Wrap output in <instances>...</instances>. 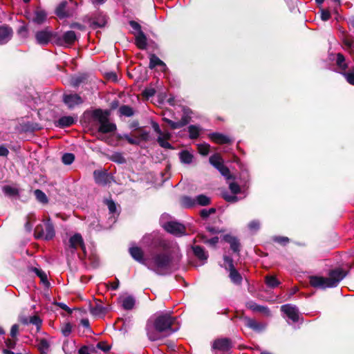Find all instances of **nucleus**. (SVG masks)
Listing matches in <instances>:
<instances>
[{"label":"nucleus","instance_id":"9d476101","mask_svg":"<svg viewBox=\"0 0 354 354\" xmlns=\"http://www.w3.org/2000/svg\"><path fill=\"white\" fill-rule=\"evenodd\" d=\"M281 310L293 322H297L299 319L298 308L292 304L281 306Z\"/></svg>","mask_w":354,"mask_h":354},{"label":"nucleus","instance_id":"603ef678","mask_svg":"<svg viewBox=\"0 0 354 354\" xmlns=\"http://www.w3.org/2000/svg\"><path fill=\"white\" fill-rule=\"evenodd\" d=\"M78 353L79 354H95V348L93 347L88 348V347L84 346L79 349Z\"/></svg>","mask_w":354,"mask_h":354},{"label":"nucleus","instance_id":"e2e57ef3","mask_svg":"<svg viewBox=\"0 0 354 354\" xmlns=\"http://www.w3.org/2000/svg\"><path fill=\"white\" fill-rule=\"evenodd\" d=\"M204 243H209L211 245H215L218 242V238L217 236L213 237L210 239H206L204 236H202Z\"/></svg>","mask_w":354,"mask_h":354},{"label":"nucleus","instance_id":"a878e982","mask_svg":"<svg viewBox=\"0 0 354 354\" xmlns=\"http://www.w3.org/2000/svg\"><path fill=\"white\" fill-rule=\"evenodd\" d=\"M224 240L230 244V248L234 252H238L239 251V243L236 237L230 235H225L224 236Z\"/></svg>","mask_w":354,"mask_h":354},{"label":"nucleus","instance_id":"1a4fd4ad","mask_svg":"<svg viewBox=\"0 0 354 354\" xmlns=\"http://www.w3.org/2000/svg\"><path fill=\"white\" fill-rule=\"evenodd\" d=\"M57 34L51 31L48 28L37 31L35 33V39L38 44L41 46L47 45L51 39L56 40Z\"/></svg>","mask_w":354,"mask_h":354},{"label":"nucleus","instance_id":"37998d69","mask_svg":"<svg viewBox=\"0 0 354 354\" xmlns=\"http://www.w3.org/2000/svg\"><path fill=\"white\" fill-rule=\"evenodd\" d=\"M35 196L37 200L42 203H46L48 202V198L44 192H43L40 189H36L34 192Z\"/></svg>","mask_w":354,"mask_h":354},{"label":"nucleus","instance_id":"13d9d810","mask_svg":"<svg viewBox=\"0 0 354 354\" xmlns=\"http://www.w3.org/2000/svg\"><path fill=\"white\" fill-rule=\"evenodd\" d=\"M216 209L214 208H210L209 209H202L201 211V216L203 218H207L210 214L215 213Z\"/></svg>","mask_w":354,"mask_h":354},{"label":"nucleus","instance_id":"0eeeda50","mask_svg":"<svg viewBox=\"0 0 354 354\" xmlns=\"http://www.w3.org/2000/svg\"><path fill=\"white\" fill-rule=\"evenodd\" d=\"M151 126L154 131L158 134L157 142L159 145L165 149H172L171 145L168 140L171 137V133L168 131H162L159 127V124L156 122H152Z\"/></svg>","mask_w":354,"mask_h":354},{"label":"nucleus","instance_id":"39448f33","mask_svg":"<svg viewBox=\"0 0 354 354\" xmlns=\"http://www.w3.org/2000/svg\"><path fill=\"white\" fill-rule=\"evenodd\" d=\"M65 252L67 255L74 254L78 248H81L86 254V248L80 234L76 233L71 236L68 241H64Z\"/></svg>","mask_w":354,"mask_h":354},{"label":"nucleus","instance_id":"052dcab7","mask_svg":"<svg viewBox=\"0 0 354 354\" xmlns=\"http://www.w3.org/2000/svg\"><path fill=\"white\" fill-rule=\"evenodd\" d=\"M230 189L234 194H236L240 192V187L236 183H232L230 184Z\"/></svg>","mask_w":354,"mask_h":354},{"label":"nucleus","instance_id":"f8f14e48","mask_svg":"<svg viewBox=\"0 0 354 354\" xmlns=\"http://www.w3.org/2000/svg\"><path fill=\"white\" fill-rule=\"evenodd\" d=\"M95 181L100 185H106L111 183L112 176L106 171L96 170L93 172Z\"/></svg>","mask_w":354,"mask_h":354},{"label":"nucleus","instance_id":"a18cd8bd","mask_svg":"<svg viewBox=\"0 0 354 354\" xmlns=\"http://www.w3.org/2000/svg\"><path fill=\"white\" fill-rule=\"evenodd\" d=\"M34 271L37 274V275L40 278L41 281L46 286H48L49 285V282L47 280V276L46 274V273L38 269V268H35L34 269Z\"/></svg>","mask_w":354,"mask_h":354},{"label":"nucleus","instance_id":"e433bc0d","mask_svg":"<svg viewBox=\"0 0 354 354\" xmlns=\"http://www.w3.org/2000/svg\"><path fill=\"white\" fill-rule=\"evenodd\" d=\"M196 204L201 206H205L210 203V198L204 194H200L196 198Z\"/></svg>","mask_w":354,"mask_h":354},{"label":"nucleus","instance_id":"6ab92c4d","mask_svg":"<svg viewBox=\"0 0 354 354\" xmlns=\"http://www.w3.org/2000/svg\"><path fill=\"white\" fill-rule=\"evenodd\" d=\"M120 302L125 310H131L135 305V299L131 295H122L120 297Z\"/></svg>","mask_w":354,"mask_h":354},{"label":"nucleus","instance_id":"f704fd0d","mask_svg":"<svg viewBox=\"0 0 354 354\" xmlns=\"http://www.w3.org/2000/svg\"><path fill=\"white\" fill-rule=\"evenodd\" d=\"M266 285L271 288L277 287L280 282L274 276H266L265 278Z\"/></svg>","mask_w":354,"mask_h":354},{"label":"nucleus","instance_id":"2eb2a0df","mask_svg":"<svg viewBox=\"0 0 354 354\" xmlns=\"http://www.w3.org/2000/svg\"><path fill=\"white\" fill-rule=\"evenodd\" d=\"M162 120L167 122L172 129H177L185 126L189 122V117L185 113V115L182 117L181 120L178 122H174L168 118H163Z\"/></svg>","mask_w":354,"mask_h":354},{"label":"nucleus","instance_id":"680f3d73","mask_svg":"<svg viewBox=\"0 0 354 354\" xmlns=\"http://www.w3.org/2000/svg\"><path fill=\"white\" fill-rule=\"evenodd\" d=\"M18 33L21 37H22L24 38L27 37H28L27 27L26 26H21L18 30Z\"/></svg>","mask_w":354,"mask_h":354},{"label":"nucleus","instance_id":"79ce46f5","mask_svg":"<svg viewBox=\"0 0 354 354\" xmlns=\"http://www.w3.org/2000/svg\"><path fill=\"white\" fill-rule=\"evenodd\" d=\"M66 4L67 3L66 1H63L61 3H59V5L57 6L55 12L58 17L63 18L66 16V13L65 12V8L66 6Z\"/></svg>","mask_w":354,"mask_h":354},{"label":"nucleus","instance_id":"338daca9","mask_svg":"<svg viewBox=\"0 0 354 354\" xmlns=\"http://www.w3.org/2000/svg\"><path fill=\"white\" fill-rule=\"evenodd\" d=\"M155 93L156 90L153 88H147L144 91V95L147 97L153 96Z\"/></svg>","mask_w":354,"mask_h":354},{"label":"nucleus","instance_id":"423d86ee","mask_svg":"<svg viewBox=\"0 0 354 354\" xmlns=\"http://www.w3.org/2000/svg\"><path fill=\"white\" fill-rule=\"evenodd\" d=\"M54 236V227L49 221L44 223L43 225H37L35 229V236L36 239L50 240Z\"/></svg>","mask_w":354,"mask_h":354},{"label":"nucleus","instance_id":"f03ea898","mask_svg":"<svg viewBox=\"0 0 354 354\" xmlns=\"http://www.w3.org/2000/svg\"><path fill=\"white\" fill-rule=\"evenodd\" d=\"M175 322L176 318L169 314L160 315L153 321L149 320L146 326L148 338L151 341H156L162 338L163 332L174 333L178 329L171 328Z\"/></svg>","mask_w":354,"mask_h":354},{"label":"nucleus","instance_id":"4d7b16f0","mask_svg":"<svg viewBox=\"0 0 354 354\" xmlns=\"http://www.w3.org/2000/svg\"><path fill=\"white\" fill-rule=\"evenodd\" d=\"M223 197L226 201L230 203H235L238 201L237 196H236L234 194L231 195L227 193H225L223 194Z\"/></svg>","mask_w":354,"mask_h":354},{"label":"nucleus","instance_id":"b1692460","mask_svg":"<svg viewBox=\"0 0 354 354\" xmlns=\"http://www.w3.org/2000/svg\"><path fill=\"white\" fill-rule=\"evenodd\" d=\"M156 66H160L162 71H165L167 69L166 64L160 59L156 55H151L150 56L149 68H153Z\"/></svg>","mask_w":354,"mask_h":354},{"label":"nucleus","instance_id":"cd10ccee","mask_svg":"<svg viewBox=\"0 0 354 354\" xmlns=\"http://www.w3.org/2000/svg\"><path fill=\"white\" fill-rule=\"evenodd\" d=\"M194 254L201 260H207L208 255L203 248L199 245H195L193 248Z\"/></svg>","mask_w":354,"mask_h":354},{"label":"nucleus","instance_id":"9b49d317","mask_svg":"<svg viewBox=\"0 0 354 354\" xmlns=\"http://www.w3.org/2000/svg\"><path fill=\"white\" fill-rule=\"evenodd\" d=\"M77 39L75 32L72 30L65 32L62 37L57 36L56 43L62 46H70L73 44Z\"/></svg>","mask_w":354,"mask_h":354},{"label":"nucleus","instance_id":"7c9ffc66","mask_svg":"<svg viewBox=\"0 0 354 354\" xmlns=\"http://www.w3.org/2000/svg\"><path fill=\"white\" fill-rule=\"evenodd\" d=\"M201 131H202V129L199 126H197V125H190L188 127V132L189 133V138L191 139H196V138H197L199 136L200 133L201 132Z\"/></svg>","mask_w":354,"mask_h":354},{"label":"nucleus","instance_id":"473e14b6","mask_svg":"<svg viewBox=\"0 0 354 354\" xmlns=\"http://www.w3.org/2000/svg\"><path fill=\"white\" fill-rule=\"evenodd\" d=\"M230 277L232 281L234 283H240L242 280L241 276L234 268V267L230 268Z\"/></svg>","mask_w":354,"mask_h":354},{"label":"nucleus","instance_id":"774afa93","mask_svg":"<svg viewBox=\"0 0 354 354\" xmlns=\"http://www.w3.org/2000/svg\"><path fill=\"white\" fill-rule=\"evenodd\" d=\"M106 205H107L111 213H114L115 212L116 206H115V203L113 201H111V200L106 201Z\"/></svg>","mask_w":354,"mask_h":354},{"label":"nucleus","instance_id":"de8ad7c7","mask_svg":"<svg viewBox=\"0 0 354 354\" xmlns=\"http://www.w3.org/2000/svg\"><path fill=\"white\" fill-rule=\"evenodd\" d=\"M248 227L250 231L255 232L260 228V222L258 220H253L248 223Z\"/></svg>","mask_w":354,"mask_h":354},{"label":"nucleus","instance_id":"69168bd1","mask_svg":"<svg viewBox=\"0 0 354 354\" xmlns=\"http://www.w3.org/2000/svg\"><path fill=\"white\" fill-rule=\"evenodd\" d=\"M30 322L39 327L41 324V320L38 316H33L30 317Z\"/></svg>","mask_w":354,"mask_h":354},{"label":"nucleus","instance_id":"393cba45","mask_svg":"<svg viewBox=\"0 0 354 354\" xmlns=\"http://www.w3.org/2000/svg\"><path fill=\"white\" fill-rule=\"evenodd\" d=\"M136 44L140 49H145L147 46V37L142 31L136 35Z\"/></svg>","mask_w":354,"mask_h":354},{"label":"nucleus","instance_id":"bf43d9fd","mask_svg":"<svg viewBox=\"0 0 354 354\" xmlns=\"http://www.w3.org/2000/svg\"><path fill=\"white\" fill-rule=\"evenodd\" d=\"M218 170L220 171V173L227 178H230V170L229 169L225 167L224 165H223L221 167L218 169Z\"/></svg>","mask_w":354,"mask_h":354},{"label":"nucleus","instance_id":"8fccbe9b","mask_svg":"<svg viewBox=\"0 0 354 354\" xmlns=\"http://www.w3.org/2000/svg\"><path fill=\"white\" fill-rule=\"evenodd\" d=\"M210 146L208 144H201L198 145V152L203 155L206 156L209 151Z\"/></svg>","mask_w":354,"mask_h":354},{"label":"nucleus","instance_id":"dca6fc26","mask_svg":"<svg viewBox=\"0 0 354 354\" xmlns=\"http://www.w3.org/2000/svg\"><path fill=\"white\" fill-rule=\"evenodd\" d=\"M129 253L133 259L145 266L147 257L144 258L143 251L141 248L136 246L131 247L129 248Z\"/></svg>","mask_w":354,"mask_h":354},{"label":"nucleus","instance_id":"7ed1b4c3","mask_svg":"<svg viewBox=\"0 0 354 354\" xmlns=\"http://www.w3.org/2000/svg\"><path fill=\"white\" fill-rule=\"evenodd\" d=\"M346 277V273L339 268L330 271L328 277L312 276L310 277V285L317 288L326 289L336 287Z\"/></svg>","mask_w":354,"mask_h":354},{"label":"nucleus","instance_id":"3c124183","mask_svg":"<svg viewBox=\"0 0 354 354\" xmlns=\"http://www.w3.org/2000/svg\"><path fill=\"white\" fill-rule=\"evenodd\" d=\"M94 348H95V353L97 352V349H100L103 352L106 353L110 350L111 346L104 342H98Z\"/></svg>","mask_w":354,"mask_h":354},{"label":"nucleus","instance_id":"5701e85b","mask_svg":"<svg viewBox=\"0 0 354 354\" xmlns=\"http://www.w3.org/2000/svg\"><path fill=\"white\" fill-rule=\"evenodd\" d=\"M245 325L252 330L255 331L260 332L263 330L266 326L261 323L257 322L256 320L250 319V318H246L245 319Z\"/></svg>","mask_w":354,"mask_h":354},{"label":"nucleus","instance_id":"ddd939ff","mask_svg":"<svg viewBox=\"0 0 354 354\" xmlns=\"http://www.w3.org/2000/svg\"><path fill=\"white\" fill-rule=\"evenodd\" d=\"M13 30L8 26H0V45L7 44L12 37Z\"/></svg>","mask_w":354,"mask_h":354},{"label":"nucleus","instance_id":"4be33fe9","mask_svg":"<svg viewBox=\"0 0 354 354\" xmlns=\"http://www.w3.org/2000/svg\"><path fill=\"white\" fill-rule=\"evenodd\" d=\"M77 119L71 115L61 117L56 122V126L60 128L68 127L73 124Z\"/></svg>","mask_w":354,"mask_h":354},{"label":"nucleus","instance_id":"c9c22d12","mask_svg":"<svg viewBox=\"0 0 354 354\" xmlns=\"http://www.w3.org/2000/svg\"><path fill=\"white\" fill-rule=\"evenodd\" d=\"M90 312L94 316H100L105 313L106 310L102 306L96 304L91 307Z\"/></svg>","mask_w":354,"mask_h":354},{"label":"nucleus","instance_id":"c756f323","mask_svg":"<svg viewBox=\"0 0 354 354\" xmlns=\"http://www.w3.org/2000/svg\"><path fill=\"white\" fill-rule=\"evenodd\" d=\"M180 161L184 164H190L193 160V155L187 151H183L179 153Z\"/></svg>","mask_w":354,"mask_h":354},{"label":"nucleus","instance_id":"412c9836","mask_svg":"<svg viewBox=\"0 0 354 354\" xmlns=\"http://www.w3.org/2000/svg\"><path fill=\"white\" fill-rule=\"evenodd\" d=\"M209 138L217 144H226L232 141L229 136L220 133H212L209 134Z\"/></svg>","mask_w":354,"mask_h":354},{"label":"nucleus","instance_id":"f257e3e1","mask_svg":"<svg viewBox=\"0 0 354 354\" xmlns=\"http://www.w3.org/2000/svg\"><path fill=\"white\" fill-rule=\"evenodd\" d=\"M159 245L161 251L147 257L145 266L156 274L163 275L170 270L173 261L179 260L180 257L179 248L176 243L162 240Z\"/></svg>","mask_w":354,"mask_h":354},{"label":"nucleus","instance_id":"6e6552de","mask_svg":"<svg viewBox=\"0 0 354 354\" xmlns=\"http://www.w3.org/2000/svg\"><path fill=\"white\" fill-rule=\"evenodd\" d=\"M95 116L97 118L99 122L98 132L102 133H107L113 132L116 130V125L110 122L107 118L104 115L100 110L95 112Z\"/></svg>","mask_w":354,"mask_h":354},{"label":"nucleus","instance_id":"f3484780","mask_svg":"<svg viewBox=\"0 0 354 354\" xmlns=\"http://www.w3.org/2000/svg\"><path fill=\"white\" fill-rule=\"evenodd\" d=\"M246 306L248 308L250 309L253 312L261 313L266 316H269L270 315V310L268 307L259 305L252 301L247 302Z\"/></svg>","mask_w":354,"mask_h":354},{"label":"nucleus","instance_id":"49530a36","mask_svg":"<svg viewBox=\"0 0 354 354\" xmlns=\"http://www.w3.org/2000/svg\"><path fill=\"white\" fill-rule=\"evenodd\" d=\"M62 162L65 165H71L75 160V156L71 153H64L62 158Z\"/></svg>","mask_w":354,"mask_h":354},{"label":"nucleus","instance_id":"4c0bfd02","mask_svg":"<svg viewBox=\"0 0 354 354\" xmlns=\"http://www.w3.org/2000/svg\"><path fill=\"white\" fill-rule=\"evenodd\" d=\"M136 136L137 138L138 139V141L140 143L142 141H147L149 139V132L147 131L142 129H138Z\"/></svg>","mask_w":354,"mask_h":354},{"label":"nucleus","instance_id":"5fc2aeb1","mask_svg":"<svg viewBox=\"0 0 354 354\" xmlns=\"http://www.w3.org/2000/svg\"><path fill=\"white\" fill-rule=\"evenodd\" d=\"M72 331V326L71 324H65L62 328V333L64 336L68 337Z\"/></svg>","mask_w":354,"mask_h":354},{"label":"nucleus","instance_id":"bb28decb","mask_svg":"<svg viewBox=\"0 0 354 354\" xmlns=\"http://www.w3.org/2000/svg\"><path fill=\"white\" fill-rule=\"evenodd\" d=\"M343 44L346 50L351 54L354 53V39L350 36H346L343 39Z\"/></svg>","mask_w":354,"mask_h":354},{"label":"nucleus","instance_id":"a19ab883","mask_svg":"<svg viewBox=\"0 0 354 354\" xmlns=\"http://www.w3.org/2000/svg\"><path fill=\"white\" fill-rule=\"evenodd\" d=\"M120 113L122 115L131 117L133 115V110L129 106L123 105L119 109Z\"/></svg>","mask_w":354,"mask_h":354},{"label":"nucleus","instance_id":"20e7f679","mask_svg":"<svg viewBox=\"0 0 354 354\" xmlns=\"http://www.w3.org/2000/svg\"><path fill=\"white\" fill-rule=\"evenodd\" d=\"M161 226L169 233L175 236H182L185 234V227L183 224L171 220L167 214H163L160 218Z\"/></svg>","mask_w":354,"mask_h":354},{"label":"nucleus","instance_id":"2f4dec72","mask_svg":"<svg viewBox=\"0 0 354 354\" xmlns=\"http://www.w3.org/2000/svg\"><path fill=\"white\" fill-rule=\"evenodd\" d=\"M181 204L187 208L193 207L196 205V198L189 196H184L181 198Z\"/></svg>","mask_w":354,"mask_h":354},{"label":"nucleus","instance_id":"72a5a7b5","mask_svg":"<svg viewBox=\"0 0 354 354\" xmlns=\"http://www.w3.org/2000/svg\"><path fill=\"white\" fill-rule=\"evenodd\" d=\"M106 24V17L104 15H99L93 19V24L95 27H103Z\"/></svg>","mask_w":354,"mask_h":354},{"label":"nucleus","instance_id":"864d4df0","mask_svg":"<svg viewBox=\"0 0 354 354\" xmlns=\"http://www.w3.org/2000/svg\"><path fill=\"white\" fill-rule=\"evenodd\" d=\"M113 161L118 163H124L125 162V158L124 156L120 153H115L111 156V158Z\"/></svg>","mask_w":354,"mask_h":354},{"label":"nucleus","instance_id":"c85d7f7f","mask_svg":"<svg viewBox=\"0 0 354 354\" xmlns=\"http://www.w3.org/2000/svg\"><path fill=\"white\" fill-rule=\"evenodd\" d=\"M209 162L217 169L221 167L223 164V160L221 156L218 154H214L209 157Z\"/></svg>","mask_w":354,"mask_h":354},{"label":"nucleus","instance_id":"58836bf2","mask_svg":"<svg viewBox=\"0 0 354 354\" xmlns=\"http://www.w3.org/2000/svg\"><path fill=\"white\" fill-rule=\"evenodd\" d=\"M120 138L125 139L131 145H140V142H139L138 139L137 138L136 134L133 136H131L129 134H124L122 136H120Z\"/></svg>","mask_w":354,"mask_h":354},{"label":"nucleus","instance_id":"aec40b11","mask_svg":"<svg viewBox=\"0 0 354 354\" xmlns=\"http://www.w3.org/2000/svg\"><path fill=\"white\" fill-rule=\"evenodd\" d=\"M46 12L44 10L38 8L34 11L32 21L35 24L40 25L44 23L46 19Z\"/></svg>","mask_w":354,"mask_h":354},{"label":"nucleus","instance_id":"09e8293b","mask_svg":"<svg viewBox=\"0 0 354 354\" xmlns=\"http://www.w3.org/2000/svg\"><path fill=\"white\" fill-rule=\"evenodd\" d=\"M63 350L67 354H71L73 352L74 343L66 341L63 344Z\"/></svg>","mask_w":354,"mask_h":354},{"label":"nucleus","instance_id":"6e6d98bb","mask_svg":"<svg viewBox=\"0 0 354 354\" xmlns=\"http://www.w3.org/2000/svg\"><path fill=\"white\" fill-rule=\"evenodd\" d=\"M343 75L350 84L354 85V70L348 73H344Z\"/></svg>","mask_w":354,"mask_h":354},{"label":"nucleus","instance_id":"4468645a","mask_svg":"<svg viewBox=\"0 0 354 354\" xmlns=\"http://www.w3.org/2000/svg\"><path fill=\"white\" fill-rule=\"evenodd\" d=\"M63 100L70 109L83 102L82 97L77 94H65L64 95Z\"/></svg>","mask_w":354,"mask_h":354},{"label":"nucleus","instance_id":"c03bdc74","mask_svg":"<svg viewBox=\"0 0 354 354\" xmlns=\"http://www.w3.org/2000/svg\"><path fill=\"white\" fill-rule=\"evenodd\" d=\"M3 193L8 196H14L19 194L18 190L12 187L6 185L3 187Z\"/></svg>","mask_w":354,"mask_h":354},{"label":"nucleus","instance_id":"ea45409f","mask_svg":"<svg viewBox=\"0 0 354 354\" xmlns=\"http://www.w3.org/2000/svg\"><path fill=\"white\" fill-rule=\"evenodd\" d=\"M336 64L338 67L342 70H346L347 68V64L345 62V58L341 53L337 55Z\"/></svg>","mask_w":354,"mask_h":354},{"label":"nucleus","instance_id":"0e129e2a","mask_svg":"<svg viewBox=\"0 0 354 354\" xmlns=\"http://www.w3.org/2000/svg\"><path fill=\"white\" fill-rule=\"evenodd\" d=\"M273 240L275 242L279 243L281 244L285 245L286 243L289 241L288 238L284 236H275Z\"/></svg>","mask_w":354,"mask_h":354},{"label":"nucleus","instance_id":"a211bd4d","mask_svg":"<svg viewBox=\"0 0 354 354\" xmlns=\"http://www.w3.org/2000/svg\"><path fill=\"white\" fill-rule=\"evenodd\" d=\"M214 349L228 351L231 348V342L227 338L216 339L212 345Z\"/></svg>","mask_w":354,"mask_h":354}]
</instances>
